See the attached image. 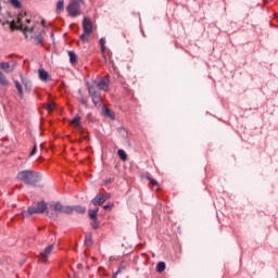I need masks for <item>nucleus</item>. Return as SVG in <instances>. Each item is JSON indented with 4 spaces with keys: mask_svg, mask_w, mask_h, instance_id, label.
I'll return each instance as SVG.
<instances>
[{
    "mask_svg": "<svg viewBox=\"0 0 278 278\" xmlns=\"http://www.w3.org/2000/svg\"><path fill=\"white\" fill-rule=\"evenodd\" d=\"M29 25H34V22L27 15H18L16 20L11 22L12 29H21L24 34L34 31L33 26Z\"/></svg>",
    "mask_w": 278,
    "mask_h": 278,
    "instance_id": "obj_1",
    "label": "nucleus"
},
{
    "mask_svg": "<svg viewBox=\"0 0 278 278\" xmlns=\"http://www.w3.org/2000/svg\"><path fill=\"white\" fill-rule=\"evenodd\" d=\"M17 179L26 186H36L40 181V173L34 170H22L17 174Z\"/></svg>",
    "mask_w": 278,
    "mask_h": 278,
    "instance_id": "obj_2",
    "label": "nucleus"
},
{
    "mask_svg": "<svg viewBox=\"0 0 278 278\" xmlns=\"http://www.w3.org/2000/svg\"><path fill=\"white\" fill-rule=\"evenodd\" d=\"M89 97L92 99V103L96 108H101L103 104V99L101 98V91L94 85H88Z\"/></svg>",
    "mask_w": 278,
    "mask_h": 278,
    "instance_id": "obj_3",
    "label": "nucleus"
},
{
    "mask_svg": "<svg viewBox=\"0 0 278 278\" xmlns=\"http://www.w3.org/2000/svg\"><path fill=\"white\" fill-rule=\"evenodd\" d=\"M47 212V202L40 201L37 206L28 207V214L34 216V214H45Z\"/></svg>",
    "mask_w": 278,
    "mask_h": 278,
    "instance_id": "obj_4",
    "label": "nucleus"
},
{
    "mask_svg": "<svg viewBox=\"0 0 278 278\" xmlns=\"http://www.w3.org/2000/svg\"><path fill=\"white\" fill-rule=\"evenodd\" d=\"M55 249V245L50 244L45 250H42L39 254V261L41 264H47L49 262V257L53 254V250Z\"/></svg>",
    "mask_w": 278,
    "mask_h": 278,
    "instance_id": "obj_5",
    "label": "nucleus"
},
{
    "mask_svg": "<svg viewBox=\"0 0 278 278\" xmlns=\"http://www.w3.org/2000/svg\"><path fill=\"white\" fill-rule=\"evenodd\" d=\"M81 7L79 5V2L73 0L66 8L67 13L70 16H79L81 14Z\"/></svg>",
    "mask_w": 278,
    "mask_h": 278,
    "instance_id": "obj_6",
    "label": "nucleus"
},
{
    "mask_svg": "<svg viewBox=\"0 0 278 278\" xmlns=\"http://www.w3.org/2000/svg\"><path fill=\"white\" fill-rule=\"evenodd\" d=\"M98 90H103L104 92H108L110 90V79L102 78L100 80H96L94 85Z\"/></svg>",
    "mask_w": 278,
    "mask_h": 278,
    "instance_id": "obj_7",
    "label": "nucleus"
},
{
    "mask_svg": "<svg viewBox=\"0 0 278 278\" xmlns=\"http://www.w3.org/2000/svg\"><path fill=\"white\" fill-rule=\"evenodd\" d=\"M54 212H60L61 214H73V206H64L62 203L56 202L54 204Z\"/></svg>",
    "mask_w": 278,
    "mask_h": 278,
    "instance_id": "obj_8",
    "label": "nucleus"
},
{
    "mask_svg": "<svg viewBox=\"0 0 278 278\" xmlns=\"http://www.w3.org/2000/svg\"><path fill=\"white\" fill-rule=\"evenodd\" d=\"M83 30L85 34H92L93 28H92V22L90 21L89 17H85L83 21Z\"/></svg>",
    "mask_w": 278,
    "mask_h": 278,
    "instance_id": "obj_9",
    "label": "nucleus"
},
{
    "mask_svg": "<svg viewBox=\"0 0 278 278\" xmlns=\"http://www.w3.org/2000/svg\"><path fill=\"white\" fill-rule=\"evenodd\" d=\"M0 68L4 71V73H12L14 72V68H16V63L2 62L0 63Z\"/></svg>",
    "mask_w": 278,
    "mask_h": 278,
    "instance_id": "obj_10",
    "label": "nucleus"
},
{
    "mask_svg": "<svg viewBox=\"0 0 278 278\" xmlns=\"http://www.w3.org/2000/svg\"><path fill=\"white\" fill-rule=\"evenodd\" d=\"M38 75H39V79L45 83L51 81L52 79L51 75H49V72H47L45 68H40L38 71Z\"/></svg>",
    "mask_w": 278,
    "mask_h": 278,
    "instance_id": "obj_11",
    "label": "nucleus"
},
{
    "mask_svg": "<svg viewBox=\"0 0 278 278\" xmlns=\"http://www.w3.org/2000/svg\"><path fill=\"white\" fill-rule=\"evenodd\" d=\"M104 202H105V195H104V194H101V193H98V194L91 200L92 205H94L96 207H97L98 205H103Z\"/></svg>",
    "mask_w": 278,
    "mask_h": 278,
    "instance_id": "obj_12",
    "label": "nucleus"
},
{
    "mask_svg": "<svg viewBox=\"0 0 278 278\" xmlns=\"http://www.w3.org/2000/svg\"><path fill=\"white\" fill-rule=\"evenodd\" d=\"M22 84L25 87L26 92H31V80L21 76Z\"/></svg>",
    "mask_w": 278,
    "mask_h": 278,
    "instance_id": "obj_13",
    "label": "nucleus"
},
{
    "mask_svg": "<svg viewBox=\"0 0 278 278\" xmlns=\"http://www.w3.org/2000/svg\"><path fill=\"white\" fill-rule=\"evenodd\" d=\"M68 58L71 64H77V54L73 51H68Z\"/></svg>",
    "mask_w": 278,
    "mask_h": 278,
    "instance_id": "obj_14",
    "label": "nucleus"
},
{
    "mask_svg": "<svg viewBox=\"0 0 278 278\" xmlns=\"http://www.w3.org/2000/svg\"><path fill=\"white\" fill-rule=\"evenodd\" d=\"M15 88L20 94V98L23 99V85L20 84L18 80H14Z\"/></svg>",
    "mask_w": 278,
    "mask_h": 278,
    "instance_id": "obj_15",
    "label": "nucleus"
},
{
    "mask_svg": "<svg viewBox=\"0 0 278 278\" xmlns=\"http://www.w3.org/2000/svg\"><path fill=\"white\" fill-rule=\"evenodd\" d=\"M117 155H118V157H119V160H121L122 162H126V160H127V153L125 152V150L119 149V150L117 151Z\"/></svg>",
    "mask_w": 278,
    "mask_h": 278,
    "instance_id": "obj_16",
    "label": "nucleus"
},
{
    "mask_svg": "<svg viewBox=\"0 0 278 278\" xmlns=\"http://www.w3.org/2000/svg\"><path fill=\"white\" fill-rule=\"evenodd\" d=\"M166 270V263L159 262L156 265V273H164Z\"/></svg>",
    "mask_w": 278,
    "mask_h": 278,
    "instance_id": "obj_17",
    "label": "nucleus"
},
{
    "mask_svg": "<svg viewBox=\"0 0 278 278\" xmlns=\"http://www.w3.org/2000/svg\"><path fill=\"white\" fill-rule=\"evenodd\" d=\"M88 214L91 220H97V214H99V208L89 210Z\"/></svg>",
    "mask_w": 278,
    "mask_h": 278,
    "instance_id": "obj_18",
    "label": "nucleus"
},
{
    "mask_svg": "<svg viewBox=\"0 0 278 278\" xmlns=\"http://www.w3.org/2000/svg\"><path fill=\"white\" fill-rule=\"evenodd\" d=\"M85 244H86V247H92L93 242H92V235L91 233H87L85 236Z\"/></svg>",
    "mask_w": 278,
    "mask_h": 278,
    "instance_id": "obj_19",
    "label": "nucleus"
},
{
    "mask_svg": "<svg viewBox=\"0 0 278 278\" xmlns=\"http://www.w3.org/2000/svg\"><path fill=\"white\" fill-rule=\"evenodd\" d=\"M9 2L11 5H13V8H16V10H21V8H23V4L20 0H9Z\"/></svg>",
    "mask_w": 278,
    "mask_h": 278,
    "instance_id": "obj_20",
    "label": "nucleus"
},
{
    "mask_svg": "<svg viewBox=\"0 0 278 278\" xmlns=\"http://www.w3.org/2000/svg\"><path fill=\"white\" fill-rule=\"evenodd\" d=\"M72 125H75V127H79L80 123H81V117L79 115L75 116L72 121H71Z\"/></svg>",
    "mask_w": 278,
    "mask_h": 278,
    "instance_id": "obj_21",
    "label": "nucleus"
},
{
    "mask_svg": "<svg viewBox=\"0 0 278 278\" xmlns=\"http://www.w3.org/2000/svg\"><path fill=\"white\" fill-rule=\"evenodd\" d=\"M0 84L1 86H10V81H8V78L3 74H0Z\"/></svg>",
    "mask_w": 278,
    "mask_h": 278,
    "instance_id": "obj_22",
    "label": "nucleus"
},
{
    "mask_svg": "<svg viewBox=\"0 0 278 278\" xmlns=\"http://www.w3.org/2000/svg\"><path fill=\"white\" fill-rule=\"evenodd\" d=\"M56 12H64V0H60L56 4Z\"/></svg>",
    "mask_w": 278,
    "mask_h": 278,
    "instance_id": "obj_23",
    "label": "nucleus"
},
{
    "mask_svg": "<svg viewBox=\"0 0 278 278\" xmlns=\"http://www.w3.org/2000/svg\"><path fill=\"white\" fill-rule=\"evenodd\" d=\"M103 115L109 116V118H114V113L110 109H103Z\"/></svg>",
    "mask_w": 278,
    "mask_h": 278,
    "instance_id": "obj_24",
    "label": "nucleus"
},
{
    "mask_svg": "<svg viewBox=\"0 0 278 278\" xmlns=\"http://www.w3.org/2000/svg\"><path fill=\"white\" fill-rule=\"evenodd\" d=\"M72 208H73V212L75 210V212H77L78 214H85L86 213V208L83 207V206H74Z\"/></svg>",
    "mask_w": 278,
    "mask_h": 278,
    "instance_id": "obj_25",
    "label": "nucleus"
},
{
    "mask_svg": "<svg viewBox=\"0 0 278 278\" xmlns=\"http://www.w3.org/2000/svg\"><path fill=\"white\" fill-rule=\"evenodd\" d=\"M146 179H148V181H150L151 186H159L157 180H155L153 177L146 176Z\"/></svg>",
    "mask_w": 278,
    "mask_h": 278,
    "instance_id": "obj_26",
    "label": "nucleus"
},
{
    "mask_svg": "<svg viewBox=\"0 0 278 278\" xmlns=\"http://www.w3.org/2000/svg\"><path fill=\"white\" fill-rule=\"evenodd\" d=\"M46 109L48 112H53L55 110V102H50Z\"/></svg>",
    "mask_w": 278,
    "mask_h": 278,
    "instance_id": "obj_27",
    "label": "nucleus"
},
{
    "mask_svg": "<svg viewBox=\"0 0 278 278\" xmlns=\"http://www.w3.org/2000/svg\"><path fill=\"white\" fill-rule=\"evenodd\" d=\"M88 36H90V34H86V33L84 31V34L80 35V40H81L83 42H88Z\"/></svg>",
    "mask_w": 278,
    "mask_h": 278,
    "instance_id": "obj_28",
    "label": "nucleus"
},
{
    "mask_svg": "<svg viewBox=\"0 0 278 278\" xmlns=\"http://www.w3.org/2000/svg\"><path fill=\"white\" fill-rule=\"evenodd\" d=\"M100 45H101V51H102V53H104L105 52V38L100 39Z\"/></svg>",
    "mask_w": 278,
    "mask_h": 278,
    "instance_id": "obj_29",
    "label": "nucleus"
},
{
    "mask_svg": "<svg viewBox=\"0 0 278 278\" xmlns=\"http://www.w3.org/2000/svg\"><path fill=\"white\" fill-rule=\"evenodd\" d=\"M91 226H92V229H99V220L98 219H92Z\"/></svg>",
    "mask_w": 278,
    "mask_h": 278,
    "instance_id": "obj_30",
    "label": "nucleus"
},
{
    "mask_svg": "<svg viewBox=\"0 0 278 278\" xmlns=\"http://www.w3.org/2000/svg\"><path fill=\"white\" fill-rule=\"evenodd\" d=\"M35 42H36V45H41V42H42V36L37 35V36L35 37Z\"/></svg>",
    "mask_w": 278,
    "mask_h": 278,
    "instance_id": "obj_31",
    "label": "nucleus"
},
{
    "mask_svg": "<svg viewBox=\"0 0 278 278\" xmlns=\"http://www.w3.org/2000/svg\"><path fill=\"white\" fill-rule=\"evenodd\" d=\"M36 151H37V146L35 144L33 150L30 151L29 155H36Z\"/></svg>",
    "mask_w": 278,
    "mask_h": 278,
    "instance_id": "obj_32",
    "label": "nucleus"
},
{
    "mask_svg": "<svg viewBox=\"0 0 278 278\" xmlns=\"http://www.w3.org/2000/svg\"><path fill=\"white\" fill-rule=\"evenodd\" d=\"M122 270H123V269L119 267V268L117 269V271L113 274V278H116V276L119 275V273H122Z\"/></svg>",
    "mask_w": 278,
    "mask_h": 278,
    "instance_id": "obj_33",
    "label": "nucleus"
},
{
    "mask_svg": "<svg viewBox=\"0 0 278 278\" xmlns=\"http://www.w3.org/2000/svg\"><path fill=\"white\" fill-rule=\"evenodd\" d=\"M80 103H81L83 105H88V101H86V99H84V98H81Z\"/></svg>",
    "mask_w": 278,
    "mask_h": 278,
    "instance_id": "obj_34",
    "label": "nucleus"
},
{
    "mask_svg": "<svg viewBox=\"0 0 278 278\" xmlns=\"http://www.w3.org/2000/svg\"><path fill=\"white\" fill-rule=\"evenodd\" d=\"M111 207L112 206L110 204H106V205L103 206V210H111Z\"/></svg>",
    "mask_w": 278,
    "mask_h": 278,
    "instance_id": "obj_35",
    "label": "nucleus"
},
{
    "mask_svg": "<svg viewBox=\"0 0 278 278\" xmlns=\"http://www.w3.org/2000/svg\"><path fill=\"white\" fill-rule=\"evenodd\" d=\"M110 197H112V194L106 193V194L104 195L105 201H108V199H110Z\"/></svg>",
    "mask_w": 278,
    "mask_h": 278,
    "instance_id": "obj_36",
    "label": "nucleus"
},
{
    "mask_svg": "<svg viewBox=\"0 0 278 278\" xmlns=\"http://www.w3.org/2000/svg\"><path fill=\"white\" fill-rule=\"evenodd\" d=\"M41 25H42V27H47V22L41 21Z\"/></svg>",
    "mask_w": 278,
    "mask_h": 278,
    "instance_id": "obj_37",
    "label": "nucleus"
},
{
    "mask_svg": "<svg viewBox=\"0 0 278 278\" xmlns=\"http://www.w3.org/2000/svg\"><path fill=\"white\" fill-rule=\"evenodd\" d=\"M50 218H55V216L53 214L50 215Z\"/></svg>",
    "mask_w": 278,
    "mask_h": 278,
    "instance_id": "obj_38",
    "label": "nucleus"
},
{
    "mask_svg": "<svg viewBox=\"0 0 278 278\" xmlns=\"http://www.w3.org/2000/svg\"><path fill=\"white\" fill-rule=\"evenodd\" d=\"M27 215V212H23V216H26Z\"/></svg>",
    "mask_w": 278,
    "mask_h": 278,
    "instance_id": "obj_39",
    "label": "nucleus"
},
{
    "mask_svg": "<svg viewBox=\"0 0 278 278\" xmlns=\"http://www.w3.org/2000/svg\"><path fill=\"white\" fill-rule=\"evenodd\" d=\"M51 37L53 38V33H51Z\"/></svg>",
    "mask_w": 278,
    "mask_h": 278,
    "instance_id": "obj_40",
    "label": "nucleus"
},
{
    "mask_svg": "<svg viewBox=\"0 0 278 278\" xmlns=\"http://www.w3.org/2000/svg\"><path fill=\"white\" fill-rule=\"evenodd\" d=\"M3 74V72L0 71V75Z\"/></svg>",
    "mask_w": 278,
    "mask_h": 278,
    "instance_id": "obj_41",
    "label": "nucleus"
}]
</instances>
